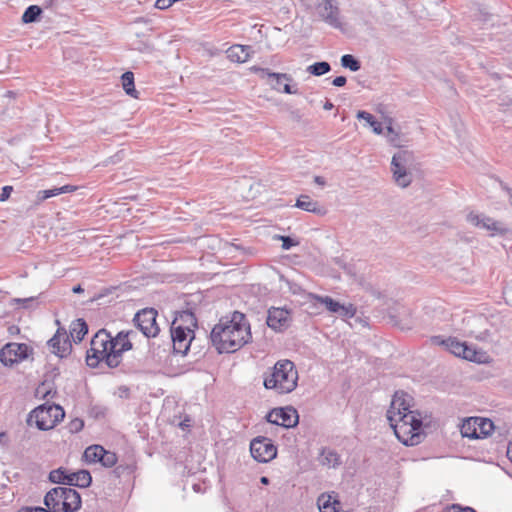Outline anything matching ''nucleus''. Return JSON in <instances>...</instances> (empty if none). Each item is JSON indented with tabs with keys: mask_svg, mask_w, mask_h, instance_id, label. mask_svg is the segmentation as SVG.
<instances>
[{
	"mask_svg": "<svg viewBox=\"0 0 512 512\" xmlns=\"http://www.w3.org/2000/svg\"><path fill=\"white\" fill-rule=\"evenodd\" d=\"M136 335L135 331L129 330L120 331L112 337L106 330H99L92 338L90 349L87 351V365L95 368L104 362L110 368L119 366L123 353L132 349V339Z\"/></svg>",
	"mask_w": 512,
	"mask_h": 512,
	"instance_id": "nucleus-2",
	"label": "nucleus"
},
{
	"mask_svg": "<svg viewBox=\"0 0 512 512\" xmlns=\"http://www.w3.org/2000/svg\"><path fill=\"white\" fill-rule=\"evenodd\" d=\"M29 347L24 343H8L0 351V362L12 366L28 357Z\"/></svg>",
	"mask_w": 512,
	"mask_h": 512,
	"instance_id": "nucleus-14",
	"label": "nucleus"
},
{
	"mask_svg": "<svg viewBox=\"0 0 512 512\" xmlns=\"http://www.w3.org/2000/svg\"><path fill=\"white\" fill-rule=\"evenodd\" d=\"M507 457L512 462V445L508 447L507 449Z\"/></svg>",
	"mask_w": 512,
	"mask_h": 512,
	"instance_id": "nucleus-51",
	"label": "nucleus"
},
{
	"mask_svg": "<svg viewBox=\"0 0 512 512\" xmlns=\"http://www.w3.org/2000/svg\"><path fill=\"white\" fill-rule=\"evenodd\" d=\"M171 338L174 351L185 354L194 338V333L184 330L180 325H171Z\"/></svg>",
	"mask_w": 512,
	"mask_h": 512,
	"instance_id": "nucleus-16",
	"label": "nucleus"
},
{
	"mask_svg": "<svg viewBox=\"0 0 512 512\" xmlns=\"http://www.w3.org/2000/svg\"><path fill=\"white\" fill-rule=\"evenodd\" d=\"M295 206L316 215H325L327 212L323 206H321L317 201L311 199L308 195H300Z\"/></svg>",
	"mask_w": 512,
	"mask_h": 512,
	"instance_id": "nucleus-20",
	"label": "nucleus"
},
{
	"mask_svg": "<svg viewBox=\"0 0 512 512\" xmlns=\"http://www.w3.org/2000/svg\"><path fill=\"white\" fill-rule=\"evenodd\" d=\"M477 419V428H478V438H483L491 434L494 430V423L490 419L476 417Z\"/></svg>",
	"mask_w": 512,
	"mask_h": 512,
	"instance_id": "nucleus-31",
	"label": "nucleus"
},
{
	"mask_svg": "<svg viewBox=\"0 0 512 512\" xmlns=\"http://www.w3.org/2000/svg\"><path fill=\"white\" fill-rule=\"evenodd\" d=\"M413 160V154L408 150H400L392 157L391 172L393 179L401 188L408 187L412 182V174L409 172V168Z\"/></svg>",
	"mask_w": 512,
	"mask_h": 512,
	"instance_id": "nucleus-7",
	"label": "nucleus"
},
{
	"mask_svg": "<svg viewBox=\"0 0 512 512\" xmlns=\"http://www.w3.org/2000/svg\"><path fill=\"white\" fill-rule=\"evenodd\" d=\"M336 314L344 318H352L356 314V307L353 304H339V309L338 312H336Z\"/></svg>",
	"mask_w": 512,
	"mask_h": 512,
	"instance_id": "nucleus-38",
	"label": "nucleus"
},
{
	"mask_svg": "<svg viewBox=\"0 0 512 512\" xmlns=\"http://www.w3.org/2000/svg\"><path fill=\"white\" fill-rule=\"evenodd\" d=\"M314 182L320 186H324L326 184V181L323 177L321 176H315L314 177Z\"/></svg>",
	"mask_w": 512,
	"mask_h": 512,
	"instance_id": "nucleus-47",
	"label": "nucleus"
},
{
	"mask_svg": "<svg viewBox=\"0 0 512 512\" xmlns=\"http://www.w3.org/2000/svg\"><path fill=\"white\" fill-rule=\"evenodd\" d=\"M508 192H509V194H510V205L512 206V193H511V190H510V189H508Z\"/></svg>",
	"mask_w": 512,
	"mask_h": 512,
	"instance_id": "nucleus-54",
	"label": "nucleus"
},
{
	"mask_svg": "<svg viewBox=\"0 0 512 512\" xmlns=\"http://www.w3.org/2000/svg\"><path fill=\"white\" fill-rule=\"evenodd\" d=\"M341 65L353 72L358 71L361 67L360 62L350 54H345L341 57Z\"/></svg>",
	"mask_w": 512,
	"mask_h": 512,
	"instance_id": "nucleus-37",
	"label": "nucleus"
},
{
	"mask_svg": "<svg viewBox=\"0 0 512 512\" xmlns=\"http://www.w3.org/2000/svg\"><path fill=\"white\" fill-rule=\"evenodd\" d=\"M31 300H32V298H27V299H16L15 301L23 302L24 303V302H28V301H31Z\"/></svg>",
	"mask_w": 512,
	"mask_h": 512,
	"instance_id": "nucleus-53",
	"label": "nucleus"
},
{
	"mask_svg": "<svg viewBox=\"0 0 512 512\" xmlns=\"http://www.w3.org/2000/svg\"><path fill=\"white\" fill-rule=\"evenodd\" d=\"M274 239L282 241V249L283 250H289L291 247L299 245V241H297L289 236L276 235V236H274Z\"/></svg>",
	"mask_w": 512,
	"mask_h": 512,
	"instance_id": "nucleus-40",
	"label": "nucleus"
},
{
	"mask_svg": "<svg viewBox=\"0 0 512 512\" xmlns=\"http://www.w3.org/2000/svg\"><path fill=\"white\" fill-rule=\"evenodd\" d=\"M62 495H64L63 507L61 508L64 512H75L81 507V497L80 494L70 487L64 488V491H61Z\"/></svg>",
	"mask_w": 512,
	"mask_h": 512,
	"instance_id": "nucleus-19",
	"label": "nucleus"
},
{
	"mask_svg": "<svg viewBox=\"0 0 512 512\" xmlns=\"http://www.w3.org/2000/svg\"><path fill=\"white\" fill-rule=\"evenodd\" d=\"M88 332V326L83 319H77L72 322L70 335L74 342H80Z\"/></svg>",
	"mask_w": 512,
	"mask_h": 512,
	"instance_id": "nucleus-25",
	"label": "nucleus"
},
{
	"mask_svg": "<svg viewBox=\"0 0 512 512\" xmlns=\"http://www.w3.org/2000/svg\"><path fill=\"white\" fill-rule=\"evenodd\" d=\"M291 321L290 312L284 308L272 307L268 310L267 325L275 330L282 331L286 329Z\"/></svg>",
	"mask_w": 512,
	"mask_h": 512,
	"instance_id": "nucleus-17",
	"label": "nucleus"
},
{
	"mask_svg": "<svg viewBox=\"0 0 512 512\" xmlns=\"http://www.w3.org/2000/svg\"><path fill=\"white\" fill-rule=\"evenodd\" d=\"M461 435L470 439H478V428L476 417L466 419L460 428Z\"/></svg>",
	"mask_w": 512,
	"mask_h": 512,
	"instance_id": "nucleus-26",
	"label": "nucleus"
},
{
	"mask_svg": "<svg viewBox=\"0 0 512 512\" xmlns=\"http://www.w3.org/2000/svg\"><path fill=\"white\" fill-rule=\"evenodd\" d=\"M65 416L63 408L56 404H43L36 407L29 413L27 422L33 423L39 430H50L54 428Z\"/></svg>",
	"mask_w": 512,
	"mask_h": 512,
	"instance_id": "nucleus-6",
	"label": "nucleus"
},
{
	"mask_svg": "<svg viewBox=\"0 0 512 512\" xmlns=\"http://www.w3.org/2000/svg\"><path fill=\"white\" fill-rule=\"evenodd\" d=\"M50 351L59 358L67 357L72 350V344L64 328H58L54 336L48 341Z\"/></svg>",
	"mask_w": 512,
	"mask_h": 512,
	"instance_id": "nucleus-15",
	"label": "nucleus"
},
{
	"mask_svg": "<svg viewBox=\"0 0 512 512\" xmlns=\"http://www.w3.org/2000/svg\"><path fill=\"white\" fill-rule=\"evenodd\" d=\"M318 14L328 25L336 29H342L343 23L340 9L336 0H322L318 4Z\"/></svg>",
	"mask_w": 512,
	"mask_h": 512,
	"instance_id": "nucleus-13",
	"label": "nucleus"
},
{
	"mask_svg": "<svg viewBox=\"0 0 512 512\" xmlns=\"http://www.w3.org/2000/svg\"><path fill=\"white\" fill-rule=\"evenodd\" d=\"M252 338L246 316L238 311L231 317H223L210 333L212 345L219 353H233L241 349Z\"/></svg>",
	"mask_w": 512,
	"mask_h": 512,
	"instance_id": "nucleus-3",
	"label": "nucleus"
},
{
	"mask_svg": "<svg viewBox=\"0 0 512 512\" xmlns=\"http://www.w3.org/2000/svg\"><path fill=\"white\" fill-rule=\"evenodd\" d=\"M346 78L344 76H338L334 78L332 84L336 87H342L346 84Z\"/></svg>",
	"mask_w": 512,
	"mask_h": 512,
	"instance_id": "nucleus-44",
	"label": "nucleus"
},
{
	"mask_svg": "<svg viewBox=\"0 0 512 512\" xmlns=\"http://www.w3.org/2000/svg\"><path fill=\"white\" fill-rule=\"evenodd\" d=\"M92 477L87 470H79L69 474L68 485L86 488L91 484Z\"/></svg>",
	"mask_w": 512,
	"mask_h": 512,
	"instance_id": "nucleus-23",
	"label": "nucleus"
},
{
	"mask_svg": "<svg viewBox=\"0 0 512 512\" xmlns=\"http://www.w3.org/2000/svg\"><path fill=\"white\" fill-rule=\"evenodd\" d=\"M121 80H122V87L125 91V93L135 99H137L139 96H138V91L135 89V85H134V74L130 71H127L125 73H123V75L121 76Z\"/></svg>",
	"mask_w": 512,
	"mask_h": 512,
	"instance_id": "nucleus-27",
	"label": "nucleus"
},
{
	"mask_svg": "<svg viewBox=\"0 0 512 512\" xmlns=\"http://www.w3.org/2000/svg\"><path fill=\"white\" fill-rule=\"evenodd\" d=\"M84 426V422L81 419H74L70 422L69 427L71 432H79Z\"/></svg>",
	"mask_w": 512,
	"mask_h": 512,
	"instance_id": "nucleus-42",
	"label": "nucleus"
},
{
	"mask_svg": "<svg viewBox=\"0 0 512 512\" xmlns=\"http://www.w3.org/2000/svg\"><path fill=\"white\" fill-rule=\"evenodd\" d=\"M466 219L471 225L489 231L490 236H506L511 232L507 224L484 214L470 212Z\"/></svg>",
	"mask_w": 512,
	"mask_h": 512,
	"instance_id": "nucleus-8",
	"label": "nucleus"
},
{
	"mask_svg": "<svg viewBox=\"0 0 512 512\" xmlns=\"http://www.w3.org/2000/svg\"><path fill=\"white\" fill-rule=\"evenodd\" d=\"M157 311L153 308H145L134 317V322L139 330L147 338L156 337L159 333V327L156 322Z\"/></svg>",
	"mask_w": 512,
	"mask_h": 512,
	"instance_id": "nucleus-11",
	"label": "nucleus"
},
{
	"mask_svg": "<svg viewBox=\"0 0 512 512\" xmlns=\"http://www.w3.org/2000/svg\"><path fill=\"white\" fill-rule=\"evenodd\" d=\"M172 325H180L184 330L194 333V329L197 327V319L192 312L183 311L174 319Z\"/></svg>",
	"mask_w": 512,
	"mask_h": 512,
	"instance_id": "nucleus-22",
	"label": "nucleus"
},
{
	"mask_svg": "<svg viewBox=\"0 0 512 512\" xmlns=\"http://www.w3.org/2000/svg\"><path fill=\"white\" fill-rule=\"evenodd\" d=\"M260 481H261L262 484H268L269 483V479L267 477H265V476L261 477Z\"/></svg>",
	"mask_w": 512,
	"mask_h": 512,
	"instance_id": "nucleus-52",
	"label": "nucleus"
},
{
	"mask_svg": "<svg viewBox=\"0 0 512 512\" xmlns=\"http://www.w3.org/2000/svg\"><path fill=\"white\" fill-rule=\"evenodd\" d=\"M431 342L435 345L444 346L452 354L465 360L479 364L490 362V356L485 351L468 346L465 342H460L454 337L442 339L440 336H433Z\"/></svg>",
	"mask_w": 512,
	"mask_h": 512,
	"instance_id": "nucleus-5",
	"label": "nucleus"
},
{
	"mask_svg": "<svg viewBox=\"0 0 512 512\" xmlns=\"http://www.w3.org/2000/svg\"><path fill=\"white\" fill-rule=\"evenodd\" d=\"M73 293H82L84 290L81 285H76L72 288Z\"/></svg>",
	"mask_w": 512,
	"mask_h": 512,
	"instance_id": "nucleus-49",
	"label": "nucleus"
},
{
	"mask_svg": "<svg viewBox=\"0 0 512 512\" xmlns=\"http://www.w3.org/2000/svg\"><path fill=\"white\" fill-rule=\"evenodd\" d=\"M452 512H476L474 509L470 507L462 508L459 505H453L451 507Z\"/></svg>",
	"mask_w": 512,
	"mask_h": 512,
	"instance_id": "nucleus-45",
	"label": "nucleus"
},
{
	"mask_svg": "<svg viewBox=\"0 0 512 512\" xmlns=\"http://www.w3.org/2000/svg\"><path fill=\"white\" fill-rule=\"evenodd\" d=\"M357 118L362 119L366 122L368 126H370L373 130V132L377 135H380L383 133V127L380 122L375 120L374 116L366 111H358Z\"/></svg>",
	"mask_w": 512,
	"mask_h": 512,
	"instance_id": "nucleus-29",
	"label": "nucleus"
},
{
	"mask_svg": "<svg viewBox=\"0 0 512 512\" xmlns=\"http://www.w3.org/2000/svg\"><path fill=\"white\" fill-rule=\"evenodd\" d=\"M59 195V188H53L48 190H42L37 193V199L39 201H44L50 197Z\"/></svg>",
	"mask_w": 512,
	"mask_h": 512,
	"instance_id": "nucleus-41",
	"label": "nucleus"
},
{
	"mask_svg": "<svg viewBox=\"0 0 512 512\" xmlns=\"http://www.w3.org/2000/svg\"><path fill=\"white\" fill-rule=\"evenodd\" d=\"M76 190V187L75 186H72V185H64L62 187L59 188V194H62V193H70V192H73Z\"/></svg>",
	"mask_w": 512,
	"mask_h": 512,
	"instance_id": "nucleus-46",
	"label": "nucleus"
},
{
	"mask_svg": "<svg viewBox=\"0 0 512 512\" xmlns=\"http://www.w3.org/2000/svg\"><path fill=\"white\" fill-rule=\"evenodd\" d=\"M251 50L250 46L233 45L227 50V57L232 62L244 63L249 59Z\"/></svg>",
	"mask_w": 512,
	"mask_h": 512,
	"instance_id": "nucleus-21",
	"label": "nucleus"
},
{
	"mask_svg": "<svg viewBox=\"0 0 512 512\" xmlns=\"http://www.w3.org/2000/svg\"><path fill=\"white\" fill-rule=\"evenodd\" d=\"M65 487H56L47 492L44 497V504L50 512H64L61 510L63 507L64 495L61 491H64Z\"/></svg>",
	"mask_w": 512,
	"mask_h": 512,
	"instance_id": "nucleus-18",
	"label": "nucleus"
},
{
	"mask_svg": "<svg viewBox=\"0 0 512 512\" xmlns=\"http://www.w3.org/2000/svg\"><path fill=\"white\" fill-rule=\"evenodd\" d=\"M298 381V372L294 363L289 360L279 361L275 364L272 373L264 379V386L273 389L279 394L292 392Z\"/></svg>",
	"mask_w": 512,
	"mask_h": 512,
	"instance_id": "nucleus-4",
	"label": "nucleus"
},
{
	"mask_svg": "<svg viewBox=\"0 0 512 512\" xmlns=\"http://www.w3.org/2000/svg\"><path fill=\"white\" fill-rule=\"evenodd\" d=\"M12 191H13L12 186H4L0 193V202L6 201L10 197V194Z\"/></svg>",
	"mask_w": 512,
	"mask_h": 512,
	"instance_id": "nucleus-43",
	"label": "nucleus"
},
{
	"mask_svg": "<svg viewBox=\"0 0 512 512\" xmlns=\"http://www.w3.org/2000/svg\"><path fill=\"white\" fill-rule=\"evenodd\" d=\"M250 452L256 461L267 463L276 457L277 448L271 439L259 436L251 441Z\"/></svg>",
	"mask_w": 512,
	"mask_h": 512,
	"instance_id": "nucleus-10",
	"label": "nucleus"
},
{
	"mask_svg": "<svg viewBox=\"0 0 512 512\" xmlns=\"http://www.w3.org/2000/svg\"><path fill=\"white\" fill-rule=\"evenodd\" d=\"M42 9L37 5L29 6L22 15L23 23H32L35 22L38 17L41 15Z\"/></svg>",
	"mask_w": 512,
	"mask_h": 512,
	"instance_id": "nucleus-35",
	"label": "nucleus"
},
{
	"mask_svg": "<svg viewBox=\"0 0 512 512\" xmlns=\"http://www.w3.org/2000/svg\"><path fill=\"white\" fill-rule=\"evenodd\" d=\"M251 71L255 73H259L261 78H268V84L271 87L278 91L286 94H297L298 89L290 85V82L293 81L291 75L286 73H274L270 72L268 69L253 66L251 67Z\"/></svg>",
	"mask_w": 512,
	"mask_h": 512,
	"instance_id": "nucleus-9",
	"label": "nucleus"
},
{
	"mask_svg": "<svg viewBox=\"0 0 512 512\" xmlns=\"http://www.w3.org/2000/svg\"><path fill=\"white\" fill-rule=\"evenodd\" d=\"M386 138L387 141L394 147H401L403 145V139L398 131H396L391 122L386 127Z\"/></svg>",
	"mask_w": 512,
	"mask_h": 512,
	"instance_id": "nucleus-33",
	"label": "nucleus"
},
{
	"mask_svg": "<svg viewBox=\"0 0 512 512\" xmlns=\"http://www.w3.org/2000/svg\"><path fill=\"white\" fill-rule=\"evenodd\" d=\"M6 437H7L6 432H1V433H0V443H1V444H3V445H5V444H6V443H5V441H4V440L6 439Z\"/></svg>",
	"mask_w": 512,
	"mask_h": 512,
	"instance_id": "nucleus-50",
	"label": "nucleus"
},
{
	"mask_svg": "<svg viewBox=\"0 0 512 512\" xmlns=\"http://www.w3.org/2000/svg\"><path fill=\"white\" fill-rule=\"evenodd\" d=\"M387 419L397 439L406 446L420 444L425 434L422 429L423 415L413 409V397L404 391H396L387 410Z\"/></svg>",
	"mask_w": 512,
	"mask_h": 512,
	"instance_id": "nucleus-1",
	"label": "nucleus"
},
{
	"mask_svg": "<svg viewBox=\"0 0 512 512\" xmlns=\"http://www.w3.org/2000/svg\"><path fill=\"white\" fill-rule=\"evenodd\" d=\"M311 298L313 300H315L316 302L323 304L329 312L335 313V314H336V312H338L340 303L338 301L333 300L331 297L311 295Z\"/></svg>",
	"mask_w": 512,
	"mask_h": 512,
	"instance_id": "nucleus-32",
	"label": "nucleus"
},
{
	"mask_svg": "<svg viewBox=\"0 0 512 512\" xmlns=\"http://www.w3.org/2000/svg\"><path fill=\"white\" fill-rule=\"evenodd\" d=\"M69 474L64 468H58L49 473V480L52 483L68 485Z\"/></svg>",
	"mask_w": 512,
	"mask_h": 512,
	"instance_id": "nucleus-34",
	"label": "nucleus"
},
{
	"mask_svg": "<svg viewBox=\"0 0 512 512\" xmlns=\"http://www.w3.org/2000/svg\"><path fill=\"white\" fill-rule=\"evenodd\" d=\"M102 461L101 464L104 467L111 468L117 463V456L114 452L105 450L104 454H101Z\"/></svg>",
	"mask_w": 512,
	"mask_h": 512,
	"instance_id": "nucleus-39",
	"label": "nucleus"
},
{
	"mask_svg": "<svg viewBox=\"0 0 512 512\" xmlns=\"http://www.w3.org/2000/svg\"><path fill=\"white\" fill-rule=\"evenodd\" d=\"M320 512H337L340 503L330 495L322 494L317 500Z\"/></svg>",
	"mask_w": 512,
	"mask_h": 512,
	"instance_id": "nucleus-24",
	"label": "nucleus"
},
{
	"mask_svg": "<svg viewBox=\"0 0 512 512\" xmlns=\"http://www.w3.org/2000/svg\"><path fill=\"white\" fill-rule=\"evenodd\" d=\"M333 107H334L333 103H332V102H330L329 100H327V101L324 103V105H323V108H324L325 110H331Z\"/></svg>",
	"mask_w": 512,
	"mask_h": 512,
	"instance_id": "nucleus-48",
	"label": "nucleus"
},
{
	"mask_svg": "<svg viewBox=\"0 0 512 512\" xmlns=\"http://www.w3.org/2000/svg\"><path fill=\"white\" fill-rule=\"evenodd\" d=\"M269 423L282 426L284 428H292L298 424L299 415L297 410L292 406L272 409L266 416Z\"/></svg>",
	"mask_w": 512,
	"mask_h": 512,
	"instance_id": "nucleus-12",
	"label": "nucleus"
},
{
	"mask_svg": "<svg viewBox=\"0 0 512 512\" xmlns=\"http://www.w3.org/2000/svg\"><path fill=\"white\" fill-rule=\"evenodd\" d=\"M322 465L327 467H333L340 465V457L339 455L331 449H323L320 459Z\"/></svg>",
	"mask_w": 512,
	"mask_h": 512,
	"instance_id": "nucleus-30",
	"label": "nucleus"
},
{
	"mask_svg": "<svg viewBox=\"0 0 512 512\" xmlns=\"http://www.w3.org/2000/svg\"><path fill=\"white\" fill-rule=\"evenodd\" d=\"M105 449L100 445H92L85 449L84 458L88 463H97L102 461L101 454H104Z\"/></svg>",
	"mask_w": 512,
	"mask_h": 512,
	"instance_id": "nucleus-28",
	"label": "nucleus"
},
{
	"mask_svg": "<svg viewBox=\"0 0 512 512\" xmlns=\"http://www.w3.org/2000/svg\"><path fill=\"white\" fill-rule=\"evenodd\" d=\"M331 70V66L328 62H316L307 67V72L314 76H322Z\"/></svg>",
	"mask_w": 512,
	"mask_h": 512,
	"instance_id": "nucleus-36",
	"label": "nucleus"
}]
</instances>
